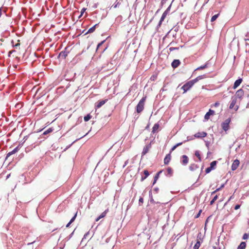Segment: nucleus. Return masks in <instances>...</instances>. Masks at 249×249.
Wrapping results in <instances>:
<instances>
[{
	"mask_svg": "<svg viewBox=\"0 0 249 249\" xmlns=\"http://www.w3.org/2000/svg\"><path fill=\"white\" fill-rule=\"evenodd\" d=\"M145 99V97H142L137 105L136 107V111L138 113L141 112L143 110Z\"/></svg>",
	"mask_w": 249,
	"mask_h": 249,
	"instance_id": "f257e3e1",
	"label": "nucleus"
},
{
	"mask_svg": "<svg viewBox=\"0 0 249 249\" xmlns=\"http://www.w3.org/2000/svg\"><path fill=\"white\" fill-rule=\"evenodd\" d=\"M195 84L193 80H190L185 84L182 87L181 89H182L184 91V93L187 92Z\"/></svg>",
	"mask_w": 249,
	"mask_h": 249,
	"instance_id": "f03ea898",
	"label": "nucleus"
},
{
	"mask_svg": "<svg viewBox=\"0 0 249 249\" xmlns=\"http://www.w3.org/2000/svg\"><path fill=\"white\" fill-rule=\"evenodd\" d=\"M231 120L230 119H226L224 122H223L221 124V126L222 129L226 131L229 129V124L230 123Z\"/></svg>",
	"mask_w": 249,
	"mask_h": 249,
	"instance_id": "7ed1b4c3",
	"label": "nucleus"
},
{
	"mask_svg": "<svg viewBox=\"0 0 249 249\" xmlns=\"http://www.w3.org/2000/svg\"><path fill=\"white\" fill-rule=\"evenodd\" d=\"M181 163L183 165H186L189 162V159L186 155H183L181 157Z\"/></svg>",
	"mask_w": 249,
	"mask_h": 249,
	"instance_id": "20e7f679",
	"label": "nucleus"
},
{
	"mask_svg": "<svg viewBox=\"0 0 249 249\" xmlns=\"http://www.w3.org/2000/svg\"><path fill=\"white\" fill-rule=\"evenodd\" d=\"M239 160H235L232 165H231V169L232 170L234 171V170H235L237 167H238L239 165Z\"/></svg>",
	"mask_w": 249,
	"mask_h": 249,
	"instance_id": "39448f33",
	"label": "nucleus"
},
{
	"mask_svg": "<svg viewBox=\"0 0 249 249\" xmlns=\"http://www.w3.org/2000/svg\"><path fill=\"white\" fill-rule=\"evenodd\" d=\"M207 135V133L205 132H199L196 133L194 135V137L195 138H204L206 137Z\"/></svg>",
	"mask_w": 249,
	"mask_h": 249,
	"instance_id": "423d86ee",
	"label": "nucleus"
},
{
	"mask_svg": "<svg viewBox=\"0 0 249 249\" xmlns=\"http://www.w3.org/2000/svg\"><path fill=\"white\" fill-rule=\"evenodd\" d=\"M151 143H149V144L146 145L143 148V151L142 153V156L145 155L147 153H148L149 149L151 148Z\"/></svg>",
	"mask_w": 249,
	"mask_h": 249,
	"instance_id": "0eeeda50",
	"label": "nucleus"
},
{
	"mask_svg": "<svg viewBox=\"0 0 249 249\" xmlns=\"http://www.w3.org/2000/svg\"><path fill=\"white\" fill-rule=\"evenodd\" d=\"M237 102V98L235 97H232L229 108L230 109L233 108Z\"/></svg>",
	"mask_w": 249,
	"mask_h": 249,
	"instance_id": "6e6552de",
	"label": "nucleus"
},
{
	"mask_svg": "<svg viewBox=\"0 0 249 249\" xmlns=\"http://www.w3.org/2000/svg\"><path fill=\"white\" fill-rule=\"evenodd\" d=\"M244 95V91L243 89H240L238 90L236 93L234 97L236 98L238 97L239 98H241Z\"/></svg>",
	"mask_w": 249,
	"mask_h": 249,
	"instance_id": "1a4fd4ad",
	"label": "nucleus"
},
{
	"mask_svg": "<svg viewBox=\"0 0 249 249\" xmlns=\"http://www.w3.org/2000/svg\"><path fill=\"white\" fill-rule=\"evenodd\" d=\"M180 61L178 59H175L172 63V66L173 68H177L180 64Z\"/></svg>",
	"mask_w": 249,
	"mask_h": 249,
	"instance_id": "9d476101",
	"label": "nucleus"
},
{
	"mask_svg": "<svg viewBox=\"0 0 249 249\" xmlns=\"http://www.w3.org/2000/svg\"><path fill=\"white\" fill-rule=\"evenodd\" d=\"M242 82V79L241 78H239L237 80H236L234 83L233 88L234 89H236L240 85Z\"/></svg>",
	"mask_w": 249,
	"mask_h": 249,
	"instance_id": "9b49d317",
	"label": "nucleus"
},
{
	"mask_svg": "<svg viewBox=\"0 0 249 249\" xmlns=\"http://www.w3.org/2000/svg\"><path fill=\"white\" fill-rule=\"evenodd\" d=\"M171 159V156L170 153L166 155L164 159V163L165 164H168L170 162Z\"/></svg>",
	"mask_w": 249,
	"mask_h": 249,
	"instance_id": "f8f14e48",
	"label": "nucleus"
},
{
	"mask_svg": "<svg viewBox=\"0 0 249 249\" xmlns=\"http://www.w3.org/2000/svg\"><path fill=\"white\" fill-rule=\"evenodd\" d=\"M107 100H102V101H98L96 103V107L97 108L101 107L103 105H104L106 103Z\"/></svg>",
	"mask_w": 249,
	"mask_h": 249,
	"instance_id": "ddd939ff",
	"label": "nucleus"
},
{
	"mask_svg": "<svg viewBox=\"0 0 249 249\" xmlns=\"http://www.w3.org/2000/svg\"><path fill=\"white\" fill-rule=\"evenodd\" d=\"M18 150H19V149H18V147H16L11 152H9L7 154L6 158L7 159L11 155L15 154L16 153H17L18 151Z\"/></svg>",
	"mask_w": 249,
	"mask_h": 249,
	"instance_id": "4468645a",
	"label": "nucleus"
},
{
	"mask_svg": "<svg viewBox=\"0 0 249 249\" xmlns=\"http://www.w3.org/2000/svg\"><path fill=\"white\" fill-rule=\"evenodd\" d=\"M214 113V111L213 110L210 109L209 111L205 114V119L206 120H208L210 118V116L211 115H213Z\"/></svg>",
	"mask_w": 249,
	"mask_h": 249,
	"instance_id": "2eb2a0df",
	"label": "nucleus"
},
{
	"mask_svg": "<svg viewBox=\"0 0 249 249\" xmlns=\"http://www.w3.org/2000/svg\"><path fill=\"white\" fill-rule=\"evenodd\" d=\"M68 55V53L66 51H62L60 53L58 57L65 59Z\"/></svg>",
	"mask_w": 249,
	"mask_h": 249,
	"instance_id": "dca6fc26",
	"label": "nucleus"
},
{
	"mask_svg": "<svg viewBox=\"0 0 249 249\" xmlns=\"http://www.w3.org/2000/svg\"><path fill=\"white\" fill-rule=\"evenodd\" d=\"M209 62L208 61L204 65L198 67L197 68H196L195 70V71L201 70L204 69L205 68H207L209 67Z\"/></svg>",
	"mask_w": 249,
	"mask_h": 249,
	"instance_id": "f3484780",
	"label": "nucleus"
},
{
	"mask_svg": "<svg viewBox=\"0 0 249 249\" xmlns=\"http://www.w3.org/2000/svg\"><path fill=\"white\" fill-rule=\"evenodd\" d=\"M205 78H206V75H200V76H197L196 78L195 79H194L192 80L194 82V83L195 84L196 83L198 82L199 80H201Z\"/></svg>",
	"mask_w": 249,
	"mask_h": 249,
	"instance_id": "a211bd4d",
	"label": "nucleus"
},
{
	"mask_svg": "<svg viewBox=\"0 0 249 249\" xmlns=\"http://www.w3.org/2000/svg\"><path fill=\"white\" fill-rule=\"evenodd\" d=\"M197 168H198V166L195 163L191 164L189 166V169L192 171H194Z\"/></svg>",
	"mask_w": 249,
	"mask_h": 249,
	"instance_id": "6ab92c4d",
	"label": "nucleus"
},
{
	"mask_svg": "<svg viewBox=\"0 0 249 249\" xmlns=\"http://www.w3.org/2000/svg\"><path fill=\"white\" fill-rule=\"evenodd\" d=\"M107 211H108V210H105L104 212H103V213L100 214V215L98 217H97V218H96V221H98V220H99L101 218L104 217L106 216V214H107Z\"/></svg>",
	"mask_w": 249,
	"mask_h": 249,
	"instance_id": "aec40b11",
	"label": "nucleus"
},
{
	"mask_svg": "<svg viewBox=\"0 0 249 249\" xmlns=\"http://www.w3.org/2000/svg\"><path fill=\"white\" fill-rule=\"evenodd\" d=\"M246 247V243L245 242H242L238 247L237 249H245Z\"/></svg>",
	"mask_w": 249,
	"mask_h": 249,
	"instance_id": "412c9836",
	"label": "nucleus"
},
{
	"mask_svg": "<svg viewBox=\"0 0 249 249\" xmlns=\"http://www.w3.org/2000/svg\"><path fill=\"white\" fill-rule=\"evenodd\" d=\"M143 173L144 175V177H142L141 178V180L143 181L144 179H145L146 178L148 177V176L149 175V172L147 170H144L143 171Z\"/></svg>",
	"mask_w": 249,
	"mask_h": 249,
	"instance_id": "4be33fe9",
	"label": "nucleus"
},
{
	"mask_svg": "<svg viewBox=\"0 0 249 249\" xmlns=\"http://www.w3.org/2000/svg\"><path fill=\"white\" fill-rule=\"evenodd\" d=\"M98 25V24L94 25L93 26L89 28L86 34L93 33L96 28V26Z\"/></svg>",
	"mask_w": 249,
	"mask_h": 249,
	"instance_id": "5701e85b",
	"label": "nucleus"
},
{
	"mask_svg": "<svg viewBox=\"0 0 249 249\" xmlns=\"http://www.w3.org/2000/svg\"><path fill=\"white\" fill-rule=\"evenodd\" d=\"M159 127V124H155L153 126V128H152V132L153 133L156 132L157 131V130L158 129Z\"/></svg>",
	"mask_w": 249,
	"mask_h": 249,
	"instance_id": "b1692460",
	"label": "nucleus"
},
{
	"mask_svg": "<svg viewBox=\"0 0 249 249\" xmlns=\"http://www.w3.org/2000/svg\"><path fill=\"white\" fill-rule=\"evenodd\" d=\"M216 164L217 161L216 160L213 161L211 163L210 167L213 170L215 169Z\"/></svg>",
	"mask_w": 249,
	"mask_h": 249,
	"instance_id": "393cba45",
	"label": "nucleus"
},
{
	"mask_svg": "<svg viewBox=\"0 0 249 249\" xmlns=\"http://www.w3.org/2000/svg\"><path fill=\"white\" fill-rule=\"evenodd\" d=\"M195 156L196 157H197L198 159V160L199 161H201V156H200V152L199 151H196L195 152Z\"/></svg>",
	"mask_w": 249,
	"mask_h": 249,
	"instance_id": "a878e982",
	"label": "nucleus"
},
{
	"mask_svg": "<svg viewBox=\"0 0 249 249\" xmlns=\"http://www.w3.org/2000/svg\"><path fill=\"white\" fill-rule=\"evenodd\" d=\"M200 246V243L197 241L194 247V249H198Z\"/></svg>",
	"mask_w": 249,
	"mask_h": 249,
	"instance_id": "bb28decb",
	"label": "nucleus"
},
{
	"mask_svg": "<svg viewBox=\"0 0 249 249\" xmlns=\"http://www.w3.org/2000/svg\"><path fill=\"white\" fill-rule=\"evenodd\" d=\"M217 198H218V196L217 195L214 196L213 197V199L210 201V205H213V203L215 202V201H216L217 200Z\"/></svg>",
	"mask_w": 249,
	"mask_h": 249,
	"instance_id": "cd10ccee",
	"label": "nucleus"
},
{
	"mask_svg": "<svg viewBox=\"0 0 249 249\" xmlns=\"http://www.w3.org/2000/svg\"><path fill=\"white\" fill-rule=\"evenodd\" d=\"M218 16H219V14L213 16L211 18V21L212 22L215 21L216 19V18H218Z\"/></svg>",
	"mask_w": 249,
	"mask_h": 249,
	"instance_id": "c85d7f7f",
	"label": "nucleus"
},
{
	"mask_svg": "<svg viewBox=\"0 0 249 249\" xmlns=\"http://www.w3.org/2000/svg\"><path fill=\"white\" fill-rule=\"evenodd\" d=\"M90 118H91V116L89 114H88L87 116L84 117V120L85 122H87V121H89Z\"/></svg>",
	"mask_w": 249,
	"mask_h": 249,
	"instance_id": "c756f323",
	"label": "nucleus"
},
{
	"mask_svg": "<svg viewBox=\"0 0 249 249\" xmlns=\"http://www.w3.org/2000/svg\"><path fill=\"white\" fill-rule=\"evenodd\" d=\"M191 139H189V137H187V139L185 141H184V142H187V141H189L190 140H191ZM183 143V142H179V143H178L177 144H176V146L177 147H178L181 145L182 144V143Z\"/></svg>",
	"mask_w": 249,
	"mask_h": 249,
	"instance_id": "7c9ffc66",
	"label": "nucleus"
},
{
	"mask_svg": "<svg viewBox=\"0 0 249 249\" xmlns=\"http://www.w3.org/2000/svg\"><path fill=\"white\" fill-rule=\"evenodd\" d=\"M53 131V129L52 128H49L48 129H47V130L45 131L44 132H43V134L44 135H46L50 132H51L52 131Z\"/></svg>",
	"mask_w": 249,
	"mask_h": 249,
	"instance_id": "2f4dec72",
	"label": "nucleus"
},
{
	"mask_svg": "<svg viewBox=\"0 0 249 249\" xmlns=\"http://www.w3.org/2000/svg\"><path fill=\"white\" fill-rule=\"evenodd\" d=\"M167 172L168 175H171L173 173L172 169L170 167H168L167 169Z\"/></svg>",
	"mask_w": 249,
	"mask_h": 249,
	"instance_id": "473e14b6",
	"label": "nucleus"
},
{
	"mask_svg": "<svg viewBox=\"0 0 249 249\" xmlns=\"http://www.w3.org/2000/svg\"><path fill=\"white\" fill-rule=\"evenodd\" d=\"M249 235L248 233H245L244 234L242 239L244 240H246L249 238Z\"/></svg>",
	"mask_w": 249,
	"mask_h": 249,
	"instance_id": "72a5a7b5",
	"label": "nucleus"
},
{
	"mask_svg": "<svg viewBox=\"0 0 249 249\" xmlns=\"http://www.w3.org/2000/svg\"><path fill=\"white\" fill-rule=\"evenodd\" d=\"M161 173V171H160V172H159L154 177V179L155 180H158V178H159V175Z\"/></svg>",
	"mask_w": 249,
	"mask_h": 249,
	"instance_id": "f704fd0d",
	"label": "nucleus"
},
{
	"mask_svg": "<svg viewBox=\"0 0 249 249\" xmlns=\"http://www.w3.org/2000/svg\"><path fill=\"white\" fill-rule=\"evenodd\" d=\"M212 170H213L212 168H211L210 167H209L206 169L205 172L206 174L209 173Z\"/></svg>",
	"mask_w": 249,
	"mask_h": 249,
	"instance_id": "c9c22d12",
	"label": "nucleus"
},
{
	"mask_svg": "<svg viewBox=\"0 0 249 249\" xmlns=\"http://www.w3.org/2000/svg\"><path fill=\"white\" fill-rule=\"evenodd\" d=\"M77 216V213H76L72 217V218L70 220V223H72L75 219L76 217Z\"/></svg>",
	"mask_w": 249,
	"mask_h": 249,
	"instance_id": "e433bc0d",
	"label": "nucleus"
},
{
	"mask_svg": "<svg viewBox=\"0 0 249 249\" xmlns=\"http://www.w3.org/2000/svg\"><path fill=\"white\" fill-rule=\"evenodd\" d=\"M119 4V2L116 1L115 2V3L112 6V7H113L114 8H116L118 7Z\"/></svg>",
	"mask_w": 249,
	"mask_h": 249,
	"instance_id": "4c0bfd02",
	"label": "nucleus"
},
{
	"mask_svg": "<svg viewBox=\"0 0 249 249\" xmlns=\"http://www.w3.org/2000/svg\"><path fill=\"white\" fill-rule=\"evenodd\" d=\"M224 184H222V185L221 186V187H220V188H217L216 190H215L214 191H213V192L212 193V194H214V193H216L217 191H218L220 190V189H221L222 188L224 187Z\"/></svg>",
	"mask_w": 249,
	"mask_h": 249,
	"instance_id": "58836bf2",
	"label": "nucleus"
},
{
	"mask_svg": "<svg viewBox=\"0 0 249 249\" xmlns=\"http://www.w3.org/2000/svg\"><path fill=\"white\" fill-rule=\"evenodd\" d=\"M178 48H177V47H170V48H169V50H170V51H174V50H178Z\"/></svg>",
	"mask_w": 249,
	"mask_h": 249,
	"instance_id": "ea45409f",
	"label": "nucleus"
},
{
	"mask_svg": "<svg viewBox=\"0 0 249 249\" xmlns=\"http://www.w3.org/2000/svg\"><path fill=\"white\" fill-rule=\"evenodd\" d=\"M165 17H166V16L164 14H162L160 20H161V21H163L164 18H165Z\"/></svg>",
	"mask_w": 249,
	"mask_h": 249,
	"instance_id": "a19ab883",
	"label": "nucleus"
},
{
	"mask_svg": "<svg viewBox=\"0 0 249 249\" xmlns=\"http://www.w3.org/2000/svg\"><path fill=\"white\" fill-rule=\"evenodd\" d=\"M143 202V199L142 197H140L139 200V203L140 204L141 203H142Z\"/></svg>",
	"mask_w": 249,
	"mask_h": 249,
	"instance_id": "79ce46f5",
	"label": "nucleus"
},
{
	"mask_svg": "<svg viewBox=\"0 0 249 249\" xmlns=\"http://www.w3.org/2000/svg\"><path fill=\"white\" fill-rule=\"evenodd\" d=\"M240 205L239 204H237L235 205V206L234 207V209L235 210H238L240 208Z\"/></svg>",
	"mask_w": 249,
	"mask_h": 249,
	"instance_id": "37998d69",
	"label": "nucleus"
},
{
	"mask_svg": "<svg viewBox=\"0 0 249 249\" xmlns=\"http://www.w3.org/2000/svg\"><path fill=\"white\" fill-rule=\"evenodd\" d=\"M86 10V9L85 8H83L81 10V15L80 16H79V18L81 17V16L83 15V14L84 13V12Z\"/></svg>",
	"mask_w": 249,
	"mask_h": 249,
	"instance_id": "c03bdc74",
	"label": "nucleus"
},
{
	"mask_svg": "<svg viewBox=\"0 0 249 249\" xmlns=\"http://www.w3.org/2000/svg\"><path fill=\"white\" fill-rule=\"evenodd\" d=\"M15 50H12L9 52L8 53V56L10 57L11 56V54H12L13 53L15 52Z\"/></svg>",
	"mask_w": 249,
	"mask_h": 249,
	"instance_id": "a18cd8bd",
	"label": "nucleus"
},
{
	"mask_svg": "<svg viewBox=\"0 0 249 249\" xmlns=\"http://www.w3.org/2000/svg\"><path fill=\"white\" fill-rule=\"evenodd\" d=\"M177 147L176 146V145H174L171 149V151H170V153L172 151H173L174 150H175L176 149V148H177Z\"/></svg>",
	"mask_w": 249,
	"mask_h": 249,
	"instance_id": "49530a36",
	"label": "nucleus"
},
{
	"mask_svg": "<svg viewBox=\"0 0 249 249\" xmlns=\"http://www.w3.org/2000/svg\"><path fill=\"white\" fill-rule=\"evenodd\" d=\"M220 104L219 102H216L214 105L213 106L215 107H217L219 106Z\"/></svg>",
	"mask_w": 249,
	"mask_h": 249,
	"instance_id": "de8ad7c7",
	"label": "nucleus"
},
{
	"mask_svg": "<svg viewBox=\"0 0 249 249\" xmlns=\"http://www.w3.org/2000/svg\"><path fill=\"white\" fill-rule=\"evenodd\" d=\"M162 21H161V20H160L159 23V24H158V26H157V27H158V28H159V27H160V25H161V23H162Z\"/></svg>",
	"mask_w": 249,
	"mask_h": 249,
	"instance_id": "09e8293b",
	"label": "nucleus"
},
{
	"mask_svg": "<svg viewBox=\"0 0 249 249\" xmlns=\"http://www.w3.org/2000/svg\"><path fill=\"white\" fill-rule=\"evenodd\" d=\"M104 41H102V42L99 43L97 45V49L100 47V46H101L102 45V44L103 43Z\"/></svg>",
	"mask_w": 249,
	"mask_h": 249,
	"instance_id": "8fccbe9b",
	"label": "nucleus"
},
{
	"mask_svg": "<svg viewBox=\"0 0 249 249\" xmlns=\"http://www.w3.org/2000/svg\"><path fill=\"white\" fill-rule=\"evenodd\" d=\"M201 212V210L199 211L198 213L196 215V218L198 217L200 214V213Z\"/></svg>",
	"mask_w": 249,
	"mask_h": 249,
	"instance_id": "3c124183",
	"label": "nucleus"
},
{
	"mask_svg": "<svg viewBox=\"0 0 249 249\" xmlns=\"http://www.w3.org/2000/svg\"><path fill=\"white\" fill-rule=\"evenodd\" d=\"M19 46V43H17L15 44V45H13L14 47H17L18 46Z\"/></svg>",
	"mask_w": 249,
	"mask_h": 249,
	"instance_id": "603ef678",
	"label": "nucleus"
},
{
	"mask_svg": "<svg viewBox=\"0 0 249 249\" xmlns=\"http://www.w3.org/2000/svg\"><path fill=\"white\" fill-rule=\"evenodd\" d=\"M238 109V106H236L234 107V109L235 111L237 110Z\"/></svg>",
	"mask_w": 249,
	"mask_h": 249,
	"instance_id": "864d4df0",
	"label": "nucleus"
},
{
	"mask_svg": "<svg viewBox=\"0 0 249 249\" xmlns=\"http://www.w3.org/2000/svg\"><path fill=\"white\" fill-rule=\"evenodd\" d=\"M159 191V189L158 188H156L154 189V191H155L156 193H158Z\"/></svg>",
	"mask_w": 249,
	"mask_h": 249,
	"instance_id": "5fc2aeb1",
	"label": "nucleus"
},
{
	"mask_svg": "<svg viewBox=\"0 0 249 249\" xmlns=\"http://www.w3.org/2000/svg\"><path fill=\"white\" fill-rule=\"evenodd\" d=\"M89 234V232H87V233H86L84 236V238H86V236H87V235H88Z\"/></svg>",
	"mask_w": 249,
	"mask_h": 249,
	"instance_id": "6e6d98bb",
	"label": "nucleus"
},
{
	"mask_svg": "<svg viewBox=\"0 0 249 249\" xmlns=\"http://www.w3.org/2000/svg\"><path fill=\"white\" fill-rule=\"evenodd\" d=\"M167 12H168V11H167V10H166V11H165L163 13V14H164V15L166 16V15H167Z\"/></svg>",
	"mask_w": 249,
	"mask_h": 249,
	"instance_id": "4d7b16f0",
	"label": "nucleus"
},
{
	"mask_svg": "<svg viewBox=\"0 0 249 249\" xmlns=\"http://www.w3.org/2000/svg\"><path fill=\"white\" fill-rule=\"evenodd\" d=\"M156 181H157V180H155L154 179L153 182V185H154L156 183Z\"/></svg>",
	"mask_w": 249,
	"mask_h": 249,
	"instance_id": "13d9d810",
	"label": "nucleus"
},
{
	"mask_svg": "<svg viewBox=\"0 0 249 249\" xmlns=\"http://www.w3.org/2000/svg\"><path fill=\"white\" fill-rule=\"evenodd\" d=\"M127 163H128V160H126V161L125 162V163H124V166L126 165L127 164Z\"/></svg>",
	"mask_w": 249,
	"mask_h": 249,
	"instance_id": "bf43d9fd",
	"label": "nucleus"
},
{
	"mask_svg": "<svg viewBox=\"0 0 249 249\" xmlns=\"http://www.w3.org/2000/svg\"><path fill=\"white\" fill-rule=\"evenodd\" d=\"M71 223H70V222H69L68 224L66 225V227H69V226L71 225Z\"/></svg>",
	"mask_w": 249,
	"mask_h": 249,
	"instance_id": "052dcab7",
	"label": "nucleus"
},
{
	"mask_svg": "<svg viewBox=\"0 0 249 249\" xmlns=\"http://www.w3.org/2000/svg\"><path fill=\"white\" fill-rule=\"evenodd\" d=\"M170 6H171V5H170V6H169V7H168V8L166 9V10H167V11H168L170 10Z\"/></svg>",
	"mask_w": 249,
	"mask_h": 249,
	"instance_id": "680f3d73",
	"label": "nucleus"
},
{
	"mask_svg": "<svg viewBox=\"0 0 249 249\" xmlns=\"http://www.w3.org/2000/svg\"><path fill=\"white\" fill-rule=\"evenodd\" d=\"M1 16V9L0 8V17Z\"/></svg>",
	"mask_w": 249,
	"mask_h": 249,
	"instance_id": "e2e57ef3",
	"label": "nucleus"
},
{
	"mask_svg": "<svg viewBox=\"0 0 249 249\" xmlns=\"http://www.w3.org/2000/svg\"><path fill=\"white\" fill-rule=\"evenodd\" d=\"M73 233V232L71 234V235H70V237H71V236H72Z\"/></svg>",
	"mask_w": 249,
	"mask_h": 249,
	"instance_id": "0e129e2a",
	"label": "nucleus"
},
{
	"mask_svg": "<svg viewBox=\"0 0 249 249\" xmlns=\"http://www.w3.org/2000/svg\"><path fill=\"white\" fill-rule=\"evenodd\" d=\"M153 201H154V200L153 199H151V202Z\"/></svg>",
	"mask_w": 249,
	"mask_h": 249,
	"instance_id": "69168bd1",
	"label": "nucleus"
},
{
	"mask_svg": "<svg viewBox=\"0 0 249 249\" xmlns=\"http://www.w3.org/2000/svg\"><path fill=\"white\" fill-rule=\"evenodd\" d=\"M249 107V105H248L247 107Z\"/></svg>",
	"mask_w": 249,
	"mask_h": 249,
	"instance_id": "338daca9",
	"label": "nucleus"
}]
</instances>
